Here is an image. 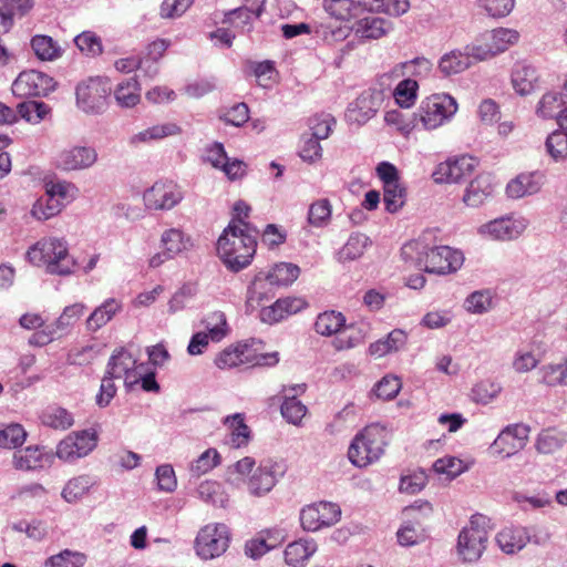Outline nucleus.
Returning <instances> with one entry per match:
<instances>
[{
  "mask_svg": "<svg viewBox=\"0 0 567 567\" xmlns=\"http://www.w3.org/2000/svg\"><path fill=\"white\" fill-rule=\"evenodd\" d=\"M257 241L246 229L230 221L217 240V254L225 266L239 271L250 265Z\"/></svg>",
  "mask_w": 567,
  "mask_h": 567,
  "instance_id": "4",
  "label": "nucleus"
},
{
  "mask_svg": "<svg viewBox=\"0 0 567 567\" xmlns=\"http://www.w3.org/2000/svg\"><path fill=\"white\" fill-rule=\"evenodd\" d=\"M27 260L50 275L68 276L74 272L75 261L69 254L68 241L63 237L45 236L32 244Z\"/></svg>",
  "mask_w": 567,
  "mask_h": 567,
  "instance_id": "3",
  "label": "nucleus"
},
{
  "mask_svg": "<svg viewBox=\"0 0 567 567\" xmlns=\"http://www.w3.org/2000/svg\"><path fill=\"white\" fill-rule=\"evenodd\" d=\"M485 39L496 56L514 45L518 41L519 34L514 29L498 28L485 33Z\"/></svg>",
  "mask_w": 567,
  "mask_h": 567,
  "instance_id": "43",
  "label": "nucleus"
},
{
  "mask_svg": "<svg viewBox=\"0 0 567 567\" xmlns=\"http://www.w3.org/2000/svg\"><path fill=\"white\" fill-rule=\"evenodd\" d=\"M41 423L50 429L65 431L74 424L73 415L70 411L62 406H48L41 413Z\"/></svg>",
  "mask_w": 567,
  "mask_h": 567,
  "instance_id": "38",
  "label": "nucleus"
},
{
  "mask_svg": "<svg viewBox=\"0 0 567 567\" xmlns=\"http://www.w3.org/2000/svg\"><path fill=\"white\" fill-rule=\"evenodd\" d=\"M529 427L523 424L506 426L491 444V452L506 458L523 450L528 441Z\"/></svg>",
  "mask_w": 567,
  "mask_h": 567,
  "instance_id": "18",
  "label": "nucleus"
},
{
  "mask_svg": "<svg viewBox=\"0 0 567 567\" xmlns=\"http://www.w3.org/2000/svg\"><path fill=\"white\" fill-rule=\"evenodd\" d=\"M287 464L282 460L266 458L258 464L255 458L245 456L230 466L226 472V482L256 498L268 495L285 476Z\"/></svg>",
  "mask_w": 567,
  "mask_h": 567,
  "instance_id": "1",
  "label": "nucleus"
},
{
  "mask_svg": "<svg viewBox=\"0 0 567 567\" xmlns=\"http://www.w3.org/2000/svg\"><path fill=\"white\" fill-rule=\"evenodd\" d=\"M300 268L291 262L276 264L267 274L266 280L270 285L289 286L297 280Z\"/></svg>",
  "mask_w": 567,
  "mask_h": 567,
  "instance_id": "46",
  "label": "nucleus"
},
{
  "mask_svg": "<svg viewBox=\"0 0 567 567\" xmlns=\"http://www.w3.org/2000/svg\"><path fill=\"white\" fill-rule=\"evenodd\" d=\"M162 249L173 258L193 248V239L179 228L165 229L159 239Z\"/></svg>",
  "mask_w": 567,
  "mask_h": 567,
  "instance_id": "29",
  "label": "nucleus"
},
{
  "mask_svg": "<svg viewBox=\"0 0 567 567\" xmlns=\"http://www.w3.org/2000/svg\"><path fill=\"white\" fill-rule=\"evenodd\" d=\"M111 91L112 85L109 79H90L76 87L78 105L86 113H100L106 107Z\"/></svg>",
  "mask_w": 567,
  "mask_h": 567,
  "instance_id": "11",
  "label": "nucleus"
},
{
  "mask_svg": "<svg viewBox=\"0 0 567 567\" xmlns=\"http://www.w3.org/2000/svg\"><path fill=\"white\" fill-rule=\"evenodd\" d=\"M323 8L331 17L342 21L352 19L358 10L353 0H324Z\"/></svg>",
  "mask_w": 567,
  "mask_h": 567,
  "instance_id": "55",
  "label": "nucleus"
},
{
  "mask_svg": "<svg viewBox=\"0 0 567 567\" xmlns=\"http://www.w3.org/2000/svg\"><path fill=\"white\" fill-rule=\"evenodd\" d=\"M17 112L29 123H40L50 112L47 104L37 101L22 102L18 105Z\"/></svg>",
  "mask_w": 567,
  "mask_h": 567,
  "instance_id": "61",
  "label": "nucleus"
},
{
  "mask_svg": "<svg viewBox=\"0 0 567 567\" xmlns=\"http://www.w3.org/2000/svg\"><path fill=\"white\" fill-rule=\"evenodd\" d=\"M144 363H137L133 354L124 348L113 352L107 363V374L116 379H123L127 388L140 383Z\"/></svg>",
  "mask_w": 567,
  "mask_h": 567,
  "instance_id": "17",
  "label": "nucleus"
},
{
  "mask_svg": "<svg viewBox=\"0 0 567 567\" xmlns=\"http://www.w3.org/2000/svg\"><path fill=\"white\" fill-rule=\"evenodd\" d=\"M74 43L86 56H97L103 52L101 38L92 31H84L76 35Z\"/></svg>",
  "mask_w": 567,
  "mask_h": 567,
  "instance_id": "62",
  "label": "nucleus"
},
{
  "mask_svg": "<svg viewBox=\"0 0 567 567\" xmlns=\"http://www.w3.org/2000/svg\"><path fill=\"white\" fill-rule=\"evenodd\" d=\"M341 518L339 505L330 502H318L305 506L300 511V523L305 530L317 532L337 524Z\"/></svg>",
  "mask_w": 567,
  "mask_h": 567,
  "instance_id": "13",
  "label": "nucleus"
},
{
  "mask_svg": "<svg viewBox=\"0 0 567 567\" xmlns=\"http://www.w3.org/2000/svg\"><path fill=\"white\" fill-rule=\"evenodd\" d=\"M494 194V185L491 175H477L465 188L463 203L467 207L476 208L482 206Z\"/></svg>",
  "mask_w": 567,
  "mask_h": 567,
  "instance_id": "25",
  "label": "nucleus"
},
{
  "mask_svg": "<svg viewBox=\"0 0 567 567\" xmlns=\"http://www.w3.org/2000/svg\"><path fill=\"white\" fill-rule=\"evenodd\" d=\"M371 244V239L365 234L352 233L346 244L338 251V260L340 262L357 260L363 256Z\"/></svg>",
  "mask_w": 567,
  "mask_h": 567,
  "instance_id": "35",
  "label": "nucleus"
},
{
  "mask_svg": "<svg viewBox=\"0 0 567 567\" xmlns=\"http://www.w3.org/2000/svg\"><path fill=\"white\" fill-rule=\"evenodd\" d=\"M53 460L52 453L45 452L42 446L34 445L14 452L12 463L14 468L20 471H37L51 466Z\"/></svg>",
  "mask_w": 567,
  "mask_h": 567,
  "instance_id": "22",
  "label": "nucleus"
},
{
  "mask_svg": "<svg viewBox=\"0 0 567 567\" xmlns=\"http://www.w3.org/2000/svg\"><path fill=\"white\" fill-rule=\"evenodd\" d=\"M383 91L371 89L363 92L353 104L350 105L347 116L351 122L363 124L373 117L382 106Z\"/></svg>",
  "mask_w": 567,
  "mask_h": 567,
  "instance_id": "21",
  "label": "nucleus"
},
{
  "mask_svg": "<svg viewBox=\"0 0 567 567\" xmlns=\"http://www.w3.org/2000/svg\"><path fill=\"white\" fill-rule=\"evenodd\" d=\"M332 218V204L328 198H319L309 205L307 221L313 228L327 227Z\"/></svg>",
  "mask_w": 567,
  "mask_h": 567,
  "instance_id": "42",
  "label": "nucleus"
},
{
  "mask_svg": "<svg viewBox=\"0 0 567 567\" xmlns=\"http://www.w3.org/2000/svg\"><path fill=\"white\" fill-rule=\"evenodd\" d=\"M383 202L389 213H396L404 205L405 189L400 182L383 187Z\"/></svg>",
  "mask_w": 567,
  "mask_h": 567,
  "instance_id": "64",
  "label": "nucleus"
},
{
  "mask_svg": "<svg viewBox=\"0 0 567 567\" xmlns=\"http://www.w3.org/2000/svg\"><path fill=\"white\" fill-rule=\"evenodd\" d=\"M472 66V61L466 55L465 50H451L444 53L437 63L439 71L444 76H452L460 74Z\"/></svg>",
  "mask_w": 567,
  "mask_h": 567,
  "instance_id": "34",
  "label": "nucleus"
},
{
  "mask_svg": "<svg viewBox=\"0 0 567 567\" xmlns=\"http://www.w3.org/2000/svg\"><path fill=\"white\" fill-rule=\"evenodd\" d=\"M316 551L317 544L313 540L298 539L287 545L284 551L285 561L291 567H305Z\"/></svg>",
  "mask_w": 567,
  "mask_h": 567,
  "instance_id": "33",
  "label": "nucleus"
},
{
  "mask_svg": "<svg viewBox=\"0 0 567 567\" xmlns=\"http://www.w3.org/2000/svg\"><path fill=\"white\" fill-rule=\"evenodd\" d=\"M542 380L549 386L567 384V359L563 358L559 362L549 363L540 369Z\"/></svg>",
  "mask_w": 567,
  "mask_h": 567,
  "instance_id": "51",
  "label": "nucleus"
},
{
  "mask_svg": "<svg viewBox=\"0 0 567 567\" xmlns=\"http://www.w3.org/2000/svg\"><path fill=\"white\" fill-rule=\"evenodd\" d=\"M221 457L216 449H207L188 467L192 478H199L220 464Z\"/></svg>",
  "mask_w": 567,
  "mask_h": 567,
  "instance_id": "45",
  "label": "nucleus"
},
{
  "mask_svg": "<svg viewBox=\"0 0 567 567\" xmlns=\"http://www.w3.org/2000/svg\"><path fill=\"white\" fill-rule=\"evenodd\" d=\"M264 1L256 8H238L226 13L224 22L234 24L236 28H240L244 32H250L252 21L258 19L264 11Z\"/></svg>",
  "mask_w": 567,
  "mask_h": 567,
  "instance_id": "39",
  "label": "nucleus"
},
{
  "mask_svg": "<svg viewBox=\"0 0 567 567\" xmlns=\"http://www.w3.org/2000/svg\"><path fill=\"white\" fill-rule=\"evenodd\" d=\"M206 331L193 334L187 347L190 355H199L208 348L209 342H220L229 333L226 315L223 311H213L204 320Z\"/></svg>",
  "mask_w": 567,
  "mask_h": 567,
  "instance_id": "10",
  "label": "nucleus"
},
{
  "mask_svg": "<svg viewBox=\"0 0 567 567\" xmlns=\"http://www.w3.org/2000/svg\"><path fill=\"white\" fill-rule=\"evenodd\" d=\"M45 194L58 200L62 209L78 197V187L66 181H50L44 184Z\"/></svg>",
  "mask_w": 567,
  "mask_h": 567,
  "instance_id": "47",
  "label": "nucleus"
},
{
  "mask_svg": "<svg viewBox=\"0 0 567 567\" xmlns=\"http://www.w3.org/2000/svg\"><path fill=\"white\" fill-rule=\"evenodd\" d=\"M292 395L286 394L281 404L282 416L291 424L299 425L307 414V406L296 399V394L305 391V385L297 384L290 388Z\"/></svg>",
  "mask_w": 567,
  "mask_h": 567,
  "instance_id": "36",
  "label": "nucleus"
},
{
  "mask_svg": "<svg viewBox=\"0 0 567 567\" xmlns=\"http://www.w3.org/2000/svg\"><path fill=\"white\" fill-rule=\"evenodd\" d=\"M87 556L78 550L63 549L60 553L50 556L44 561V567H84Z\"/></svg>",
  "mask_w": 567,
  "mask_h": 567,
  "instance_id": "50",
  "label": "nucleus"
},
{
  "mask_svg": "<svg viewBox=\"0 0 567 567\" xmlns=\"http://www.w3.org/2000/svg\"><path fill=\"white\" fill-rule=\"evenodd\" d=\"M54 85L51 76L35 70H28L18 75L11 90L18 97H32L47 95L53 91Z\"/></svg>",
  "mask_w": 567,
  "mask_h": 567,
  "instance_id": "19",
  "label": "nucleus"
},
{
  "mask_svg": "<svg viewBox=\"0 0 567 567\" xmlns=\"http://www.w3.org/2000/svg\"><path fill=\"white\" fill-rule=\"evenodd\" d=\"M528 225L527 218L511 213L481 225L477 228V234L489 240L511 241L519 238Z\"/></svg>",
  "mask_w": 567,
  "mask_h": 567,
  "instance_id": "9",
  "label": "nucleus"
},
{
  "mask_svg": "<svg viewBox=\"0 0 567 567\" xmlns=\"http://www.w3.org/2000/svg\"><path fill=\"white\" fill-rule=\"evenodd\" d=\"M545 147L550 157L556 162H564L567 154V132L554 131L545 142Z\"/></svg>",
  "mask_w": 567,
  "mask_h": 567,
  "instance_id": "56",
  "label": "nucleus"
},
{
  "mask_svg": "<svg viewBox=\"0 0 567 567\" xmlns=\"http://www.w3.org/2000/svg\"><path fill=\"white\" fill-rule=\"evenodd\" d=\"M62 212V205L49 195L35 200L31 208V216L38 220H48Z\"/></svg>",
  "mask_w": 567,
  "mask_h": 567,
  "instance_id": "53",
  "label": "nucleus"
},
{
  "mask_svg": "<svg viewBox=\"0 0 567 567\" xmlns=\"http://www.w3.org/2000/svg\"><path fill=\"white\" fill-rule=\"evenodd\" d=\"M96 485L93 476L81 474L65 482L61 491L62 499L68 504H78L83 501Z\"/></svg>",
  "mask_w": 567,
  "mask_h": 567,
  "instance_id": "28",
  "label": "nucleus"
},
{
  "mask_svg": "<svg viewBox=\"0 0 567 567\" xmlns=\"http://www.w3.org/2000/svg\"><path fill=\"white\" fill-rule=\"evenodd\" d=\"M346 319L341 312L326 311L318 316L315 328L321 336L338 334L344 327Z\"/></svg>",
  "mask_w": 567,
  "mask_h": 567,
  "instance_id": "49",
  "label": "nucleus"
},
{
  "mask_svg": "<svg viewBox=\"0 0 567 567\" xmlns=\"http://www.w3.org/2000/svg\"><path fill=\"white\" fill-rule=\"evenodd\" d=\"M298 154L300 158L309 164H315L322 158V146L320 141L308 134L300 138Z\"/></svg>",
  "mask_w": 567,
  "mask_h": 567,
  "instance_id": "59",
  "label": "nucleus"
},
{
  "mask_svg": "<svg viewBox=\"0 0 567 567\" xmlns=\"http://www.w3.org/2000/svg\"><path fill=\"white\" fill-rule=\"evenodd\" d=\"M184 198L179 186L169 181L154 183L143 194V202L147 209L171 210Z\"/></svg>",
  "mask_w": 567,
  "mask_h": 567,
  "instance_id": "15",
  "label": "nucleus"
},
{
  "mask_svg": "<svg viewBox=\"0 0 567 567\" xmlns=\"http://www.w3.org/2000/svg\"><path fill=\"white\" fill-rule=\"evenodd\" d=\"M486 529L472 519L458 535L457 554L460 558L466 563L478 560L486 548Z\"/></svg>",
  "mask_w": 567,
  "mask_h": 567,
  "instance_id": "14",
  "label": "nucleus"
},
{
  "mask_svg": "<svg viewBox=\"0 0 567 567\" xmlns=\"http://www.w3.org/2000/svg\"><path fill=\"white\" fill-rule=\"evenodd\" d=\"M539 73L530 64H516L511 74L513 90L519 96L530 95L539 85Z\"/></svg>",
  "mask_w": 567,
  "mask_h": 567,
  "instance_id": "24",
  "label": "nucleus"
},
{
  "mask_svg": "<svg viewBox=\"0 0 567 567\" xmlns=\"http://www.w3.org/2000/svg\"><path fill=\"white\" fill-rule=\"evenodd\" d=\"M419 83L416 80L406 78L398 83L393 91L395 103L403 109L412 107L417 99Z\"/></svg>",
  "mask_w": 567,
  "mask_h": 567,
  "instance_id": "48",
  "label": "nucleus"
},
{
  "mask_svg": "<svg viewBox=\"0 0 567 567\" xmlns=\"http://www.w3.org/2000/svg\"><path fill=\"white\" fill-rule=\"evenodd\" d=\"M229 435V444L235 449L247 446L251 432L249 426L245 422V415L243 413H235L228 415L223 421Z\"/></svg>",
  "mask_w": 567,
  "mask_h": 567,
  "instance_id": "32",
  "label": "nucleus"
},
{
  "mask_svg": "<svg viewBox=\"0 0 567 567\" xmlns=\"http://www.w3.org/2000/svg\"><path fill=\"white\" fill-rule=\"evenodd\" d=\"M384 122L388 126L394 128L400 135L409 137L420 121L419 116H416V112L412 114H404L399 110H391L385 112Z\"/></svg>",
  "mask_w": 567,
  "mask_h": 567,
  "instance_id": "41",
  "label": "nucleus"
},
{
  "mask_svg": "<svg viewBox=\"0 0 567 567\" xmlns=\"http://www.w3.org/2000/svg\"><path fill=\"white\" fill-rule=\"evenodd\" d=\"M280 361L279 352L257 353L251 344L237 342L218 352L214 364L220 370L234 369L240 365L275 367Z\"/></svg>",
  "mask_w": 567,
  "mask_h": 567,
  "instance_id": "6",
  "label": "nucleus"
},
{
  "mask_svg": "<svg viewBox=\"0 0 567 567\" xmlns=\"http://www.w3.org/2000/svg\"><path fill=\"white\" fill-rule=\"evenodd\" d=\"M182 128L173 122L156 124L150 126L130 137V144L133 146H140L141 144H147L154 141H159L168 136L179 135Z\"/></svg>",
  "mask_w": 567,
  "mask_h": 567,
  "instance_id": "30",
  "label": "nucleus"
},
{
  "mask_svg": "<svg viewBox=\"0 0 567 567\" xmlns=\"http://www.w3.org/2000/svg\"><path fill=\"white\" fill-rule=\"evenodd\" d=\"M565 441V435L561 432L551 429L544 430L537 437L536 449L539 453L551 454L558 451Z\"/></svg>",
  "mask_w": 567,
  "mask_h": 567,
  "instance_id": "54",
  "label": "nucleus"
},
{
  "mask_svg": "<svg viewBox=\"0 0 567 567\" xmlns=\"http://www.w3.org/2000/svg\"><path fill=\"white\" fill-rule=\"evenodd\" d=\"M97 162V152L94 147L74 145L62 150L55 158V166L64 172L84 171Z\"/></svg>",
  "mask_w": 567,
  "mask_h": 567,
  "instance_id": "20",
  "label": "nucleus"
},
{
  "mask_svg": "<svg viewBox=\"0 0 567 567\" xmlns=\"http://www.w3.org/2000/svg\"><path fill=\"white\" fill-rule=\"evenodd\" d=\"M401 257L410 267L437 276L455 274L465 260L460 249L431 246L426 234L405 243L401 248Z\"/></svg>",
  "mask_w": 567,
  "mask_h": 567,
  "instance_id": "2",
  "label": "nucleus"
},
{
  "mask_svg": "<svg viewBox=\"0 0 567 567\" xmlns=\"http://www.w3.org/2000/svg\"><path fill=\"white\" fill-rule=\"evenodd\" d=\"M495 542L501 551L515 555L527 546L530 535L525 527L511 525L496 533Z\"/></svg>",
  "mask_w": 567,
  "mask_h": 567,
  "instance_id": "23",
  "label": "nucleus"
},
{
  "mask_svg": "<svg viewBox=\"0 0 567 567\" xmlns=\"http://www.w3.org/2000/svg\"><path fill=\"white\" fill-rule=\"evenodd\" d=\"M197 496L205 503L216 507H225L228 503V496L220 483L205 480L197 487Z\"/></svg>",
  "mask_w": 567,
  "mask_h": 567,
  "instance_id": "44",
  "label": "nucleus"
},
{
  "mask_svg": "<svg viewBox=\"0 0 567 567\" xmlns=\"http://www.w3.org/2000/svg\"><path fill=\"white\" fill-rule=\"evenodd\" d=\"M364 336L362 331L354 327L341 329L333 339L332 344L337 351L352 349L363 342Z\"/></svg>",
  "mask_w": 567,
  "mask_h": 567,
  "instance_id": "63",
  "label": "nucleus"
},
{
  "mask_svg": "<svg viewBox=\"0 0 567 567\" xmlns=\"http://www.w3.org/2000/svg\"><path fill=\"white\" fill-rule=\"evenodd\" d=\"M114 97L121 107H134L141 101V86L136 78L120 82L114 90Z\"/></svg>",
  "mask_w": 567,
  "mask_h": 567,
  "instance_id": "40",
  "label": "nucleus"
},
{
  "mask_svg": "<svg viewBox=\"0 0 567 567\" xmlns=\"http://www.w3.org/2000/svg\"><path fill=\"white\" fill-rule=\"evenodd\" d=\"M27 431L20 424H9L0 429V447L17 449L21 446L27 439Z\"/></svg>",
  "mask_w": 567,
  "mask_h": 567,
  "instance_id": "60",
  "label": "nucleus"
},
{
  "mask_svg": "<svg viewBox=\"0 0 567 567\" xmlns=\"http://www.w3.org/2000/svg\"><path fill=\"white\" fill-rule=\"evenodd\" d=\"M493 307V298L489 290H480L471 293L464 301V308L473 315H482Z\"/></svg>",
  "mask_w": 567,
  "mask_h": 567,
  "instance_id": "57",
  "label": "nucleus"
},
{
  "mask_svg": "<svg viewBox=\"0 0 567 567\" xmlns=\"http://www.w3.org/2000/svg\"><path fill=\"white\" fill-rule=\"evenodd\" d=\"M230 533L223 523H209L203 526L195 538L196 555L204 559L220 557L229 547Z\"/></svg>",
  "mask_w": 567,
  "mask_h": 567,
  "instance_id": "8",
  "label": "nucleus"
},
{
  "mask_svg": "<svg viewBox=\"0 0 567 567\" xmlns=\"http://www.w3.org/2000/svg\"><path fill=\"white\" fill-rule=\"evenodd\" d=\"M388 441L383 425L374 423L365 426L353 437L348 449L350 463L358 468L377 463L383 456Z\"/></svg>",
  "mask_w": 567,
  "mask_h": 567,
  "instance_id": "5",
  "label": "nucleus"
},
{
  "mask_svg": "<svg viewBox=\"0 0 567 567\" xmlns=\"http://www.w3.org/2000/svg\"><path fill=\"white\" fill-rule=\"evenodd\" d=\"M97 444V435L94 431H75L61 440L55 450L54 457L72 463L81 457L89 455Z\"/></svg>",
  "mask_w": 567,
  "mask_h": 567,
  "instance_id": "12",
  "label": "nucleus"
},
{
  "mask_svg": "<svg viewBox=\"0 0 567 567\" xmlns=\"http://www.w3.org/2000/svg\"><path fill=\"white\" fill-rule=\"evenodd\" d=\"M122 310V303L115 298L106 299L101 306H99L87 318L86 327L91 331H96L113 317Z\"/></svg>",
  "mask_w": 567,
  "mask_h": 567,
  "instance_id": "37",
  "label": "nucleus"
},
{
  "mask_svg": "<svg viewBox=\"0 0 567 567\" xmlns=\"http://www.w3.org/2000/svg\"><path fill=\"white\" fill-rule=\"evenodd\" d=\"M543 175L538 172L522 173L506 185V195L512 199L537 194L543 186Z\"/></svg>",
  "mask_w": 567,
  "mask_h": 567,
  "instance_id": "26",
  "label": "nucleus"
},
{
  "mask_svg": "<svg viewBox=\"0 0 567 567\" xmlns=\"http://www.w3.org/2000/svg\"><path fill=\"white\" fill-rule=\"evenodd\" d=\"M502 386L493 380H482L472 389V399L476 403L488 404L501 393Z\"/></svg>",
  "mask_w": 567,
  "mask_h": 567,
  "instance_id": "58",
  "label": "nucleus"
},
{
  "mask_svg": "<svg viewBox=\"0 0 567 567\" xmlns=\"http://www.w3.org/2000/svg\"><path fill=\"white\" fill-rule=\"evenodd\" d=\"M31 47L42 61H53L61 55V48L48 35H35L31 41Z\"/></svg>",
  "mask_w": 567,
  "mask_h": 567,
  "instance_id": "52",
  "label": "nucleus"
},
{
  "mask_svg": "<svg viewBox=\"0 0 567 567\" xmlns=\"http://www.w3.org/2000/svg\"><path fill=\"white\" fill-rule=\"evenodd\" d=\"M478 162L470 155L450 157L436 165L432 177L436 184H457L470 176Z\"/></svg>",
  "mask_w": 567,
  "mask_h": 567,
  "instance_id": "16",
  "label": "nucleus"
},
{
  "mask_svg": "<svg viewBox=\"0 0 567 567\" xmlns=\"http://www.w3.org/2000/svg\"><path fill=\"white\" fill-rule=\"evenodd\" d=\"M458 112V103L449 93H434L423 99L416 116L425 131H434L450 123Z\"/></svg>",
  "mask_w": 567,
  "mask_h": 567,
  "instance_id": "7",
  "label": "nucleus"
},
{
  "mask_svg": "<svg viewBox=\"0 0 567 567\" xmlns=\"http://www.w3.org/2000/svg\"><path fill=\"white\" fill-rule=\"evenodd\" d=\"M408 341V334L401 329L392 330L385 338L379 339L369 346L368 352L377 359L389 353L400 351Z\"/></svg>",
  "mask_w": 567,
  "mask_h": 567,
  "instance_id": "31",
  "label": "nucleus"
},
{
  "mask_svg": "<svg viewBox=\"0 0 567 567\" xmlns=\"http://www.w3.org/2000/svg\"><path fill=\"white\" fill-rule=\"evenodd\" d=\"M352 30L360 40H378L393 30V23L381 17L369 16L358 20Z\"/></svg>",
  "mask_w": 567,
  "mask_h": 567,
  "instance_id": "27",
  "label": "nucleus"
}]
</instances>
